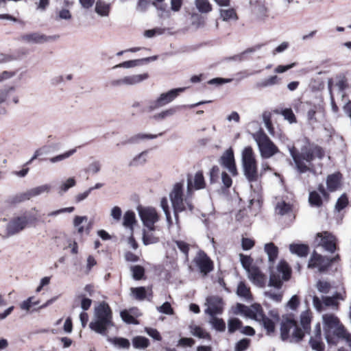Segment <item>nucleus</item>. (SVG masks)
Masks as SVG:
<instances>
[{
	"label": "nucleus",
	"mask_w": 351,
	"mask_h": 351,
	"mask_svg": "<svg viewBox=\"0 0 351 351\" xmlns=\"http://www.w3.org/2000/svg\"><path fill=\"white\" fill-rule=\"evenodd\" d=\"M114 326L112 321V312L106 302L101 303L95 308L94 319L90 322L89 328L96 333L107 337V341L115 347L128 349L130 343L123 337H109V330Z\"/></svg>",
	"instance_id": "nucleus-1"
},
{
	"label": "nucleus",
	"mask_w": 351,
	"mask_h": 351,
	"mask_svg": "<svg viewBox=\"0 0 351 351\" xmlns=\"http://www.w3.org/2000/svg\"><path fill=\"white\" fill-rule=\"evenodd\" d=\"M308 145H303L300 152L295 146H289V151L292 157L297 171L300 173H304L307 171H312L313 169L308 165H311L315 158L319 160L323 159L325 156L324 149L315 143H309L307 140Z\"/></svg>",
	"instance_id": "nucleus-2"
},
{
	"label": "nucleus",
	"mask_w": 351,
	"mask_h": 351,
	"mask_svg": "<svg viewBox=\"0 0 351 351\" xmlns=\"http://www.w3.org/2000/svg\"><path fill=\"white\" fill-rule=\"evenodd\" d=\"M293 330L290 342H299L304 337V332L298 325V322L294 319L293 314L285 315L282 316L280 323V338L285 341L291 337L290 331Z\"/></svg>",
	"instance_id": "nucleus-3"
},
{
	"label": "nucleus",
	"mask_w": 351,
	"mask_h": 351,
	"mask_svg": "<svg viewBox=\"0 0 351 351\" xmlns=\"http://www.w3.org/2000/svg\"><path fill=\"white\" fill-rule=\"evenodd\" d=\"M187 197L183 199V184L177 182L174 184L172 191L169 194V197L173 209L174 216L176 223H178V213L185 211L187 209L191 212L193 210V205L189 197Z\"/></svg>",
	"instance_id": "nucleus-4"
},
{
	"label": "nucleus",
	"mask_w": 351,
	"mask_h": 351,
	"mask_svg": "<svg viewBox=\"0 0 351 351\" xmlns=\"http://www.w3.org/2000/svg\"><path fill=\"white\" fill-rule=\"evenodd\" d=\"M241 162L243 174L247 180L251 183L256 182L258 179L257 163L254 152L250 146L243 149Z\"/></svg>",
	"instance_id": "nucleus-5"
},
{
	"label": "nucleus",
	"mask_w": 351,
	"mask_h": 351,
	"mask_svg": "<svg viewBox=\"0 0 351 351\" xmlns=\"http://www.w3.org/2000/svg\"><path fill=\"white\" fill-rule=\"evenodd\" d=\"M253 137L258 145L261 155L263 158H269L278 152V148L263 130L261 129L254 133Z\"/></svg>",
	"instance_id": "nucleus-6"
},
{
	"label": "nucleus",
	"mask_w": 351,
	"mask_h": 351,
	"mask_svg": "<svg viewBox=\"0 0 351 351\" xmlns=\"http://www.w3.org/2000/svg\"><path fill=\"white\" fill-rule=\"evenodd\" d=\"M291 274V268L287 263L284 260H281L277 265V272L271 271L268 285L280 289L282 286V281L280 278V274H282V279L287 281L289 280Z\"/></svg>",
	"instance_id": "nucleus-7"
},
{
	"label": "nucleus",
	"mask_w": 351,
	"mask_h": 351,
	"mask_svg": "<svg viewBox=\"0 0 351 351\" xmlns=\"http://www.w3.org/2000/svg\"><path fill=\"white\" fill-rule=\"evenodd\" d=\"M185 88H173L166 93L160 95L157 99L151 101L149 105V111L165 106L173 101L180 93H182Z\"/></svg>",
	"instance_id": "nucleus-8"
},
{
	"label": "nucleus",
	"mask_w": 351,
	"mask_h": 351,
	"mask_svg": "<svg viewBox=\"0 0 351 351\" xmlns=\"http://www.w3.org/2000/svg\"><path fill=\"white\" fill-rule=\"evenodd\" d=\"M324 336L328 345H337V341L332 336L331 330L339 323V319L333 314H324L322 316Z\"/></svg>",
	"instance_id": "nucleus-9"
},
{
	"label": "nucleus",
	"mask_w": 351,
	"mask_h": 351,
	"mask_svg": "<svg viewBox=\"0 0 351 351\" xmlns=\"http://www.w3.org/2000/svg\"><path fill=\"white\" fill-rule=\"evenodd\" d=\"M337 238L331 232L323 231L316 234V242L326 251L334 253L337 250Z\"/></svg>",
	"instance_id": "nucleus-10"
},
{
	"label": "nucleus",
	"mask_w": 351,
	"mask_h": 351,
	"mask_svg": "<svg viewBox=\"0 0 351 351\" xmlns=\"http://www.w3.org/2000/svg\"><path fill=\"white\" fill-rule=\"evenodd\" d=\"M36 218L33 216L18 217L8 223L6 230L9 236L14 235L23 230L29 222L35 221Z\"/></svg>",
	"instance_id": "nucleus-11"
},
{
	"label": "nucleus",
	"mask_w": 351,
	"mask_h": 351,
	"mask_svg": "<svg viewBox=\"0 0 351 351\" xmlns=\"http://www.w3.org/2000/svg\"><path fill=\"white\" fill-rule=\"evenodd\" d=\"M330 257L322 256L314 251L308 261V268L317 267L320 273L326 272L331 267Z\"/></svg>",
	"instance_id": "nucleus-12"
},
{
	"label": "nucleus",
	"mask_w": 351,
	"mask_h": 351,
	"mask_svg": "<svg viewBox=\"0 0 351 351\" xmlns=\"http://www.w3.org/2000/svg\"><path fill=\"white\" fill-rule=\"evenodd\" d=\"M193 262L199 272L206 276L213 269V263L210 257L202 250L198 251Z\"/></svg>",
	"instance_id": "nucleus-13"
},
{
	"label": "nucleus",
	"mask_w": 351,
	"mask_h": 351,
	"mask_svg": "<svg viewBox=\"0 0 351 351\" xmlns=\"http://www.w3.org/2000/svg\"><path fill=\"white\" fill-rule=\"evenodd\" d=\"M139 216L145 226L151 231L154 230V223L158 221V216L154 208H146L140 210Z\"/></svg>",
	"instance_id": "nucleus-14"
},
{
	"label": "nucleus",
	"mask_w": 351,
	"mask_h": 351,
	"mask_svg": "<svg viewBox=\"0 0 351 351\" xmlns=\"http://www.w3.org/2000/svg\"><path fill=\"white\" fill-rule=\"evenodd\" d=\"M219 163L223 167L228 169L232 176L237 175V169L235 164L234 152L232 148L228 149L223 153L219 159Z\"/></svg>",
	"instance_id": "nucleus-15"
},
{
	"label": "nucleus",
	"mask_w": 351,
	"mask_h": 351,
	"mask_svg": "<svg viewBox=\"0 0 351 351\" xmlns=\"http://www.w3.org/2000/svg\"><path fill=\"white\" fill-rule=\"evenodd\" d=\"M208 308L205 310V313L213 317L220 315L223 312V300L219 296H209L206 298Z\"/></svg>",
	"instance_id": "nucleus-16"
},
{
	"label": "nucleus",
	"mask_w": 351,
	"mask_h": 351,
	"mask_svg": "<svg viewBox=\"0 0 351 351\" xmlns=\"http://www.w3.org/2000/svg\"><path fill=\"white\" fill-rule=\"evenodd\" d=\"M148 77V73L128 75L121 79L114 80L111 81L110 84L112 86H121L122 85L132 86L138 84L147 80Z\"/></svg>",
	"instance_id": "nucleus-17"
},
{
	"label": "nucleus",
	"mask_w": 351,
	"mask_h": 351,
	"mask_svg": "<svg viewBox=\"0 0 351 351\" xmlns=\"http://www.w3.org/2000/svg\"><path fill=\"white\" fill-rule=\"evenodd\" d=\"M262 309L261 306L258 304H254L249 307L245 304L237 303L234 313L243 314L246 317L255 320Z\"/></svg>",
	"instance_id": "nucleus-18"
},
{
	"label": "nucleus",
	"mask_w": 351,
	"mask_h": 351,
	"mask_svg": "<svg viewBox=\"0 0 351 351\" xmlns=\"http://www.w3.org/2000/svg\"><path fill=\"white\" fill-rule=\"evenodd\" d=\"M209 102H210V101H199V102H197V103H195L193 104H191L189 106L183 105V106H173L167 110H163L159 113L154 114L153 116V119H154L155 120H163L168 117H171V116H173V114H175L176 113V112L180 108H186V107H189L190 108H193L199 106L202 104L209 103Z\"/></svg>",
	"instance_id": "nucleus-19"
},
{
	"label": "nucleus",
	"mask_w": 351,
	"mask_h": 351,
	"mask_svg": "<svg viewBox=\"0 0 351 351\" xmlns=\"http://www.w3.org/2000/svg\"><path fill=\"white\" fill-rule=\"evenodd\" d=\"M250 281L259 287H264L266 285L267 278L256 266H252L247 273Z\"/></svg>",
	"instance_id": "nucleus-20"
},
{
	"label": "nucleus",
	"mask_w": 351,
	"mask_h": 351,
	"mask_svg": "<svg viewBox=\"0 0 351 351\" xmlns=\"http://www.w3.org/2000/svg\"><path fill=\"white\" fill-rule=\"evenodd\" d=\"M205 187V181L202 171H197L195 176L193 184L190 176L187 179V194L191 195L193 189L199 190Z\"/></svg>",
	"instance_id": "nucleus-21"
},
{
	"label": "nucleus",
	"mask_w": 351,
	"mask_h": 351,
	"mask_svg": "<svg viewBox=\"0 0 351 351\" xmlns=\"http://www.w3.org/2000/svg\"><path fill=\"white\" fill-rule=\"evenodd\" d=\"M50 36L38 32L23 34L21 36V40L29 44H41L49 40Z\"/></svg>",
	"instance_id": "nucleus-22"
},
{
	"label": "nucleus",
	"mask_w": 351,
	"mask_h": 351,
	"mask_svg": "<svg viewBox=\"0 0 351 351\" xmlns=\"http://www.w3.org/2000/svg\"><path fill=\"white\" fill-rule=\"evenodd\" d=\"M255 320L259 322L266 330L267 335L270 336L274 333L276 328L275 324L270 318L265 315L263 309L258 314V316Z\"/></svg>",
	"instance_id": "nucleus-23"
},
{
	"label": "nucleus",
	"mask_w": 351,
	"mask_h": 351,
	"mask_svg": "<svg viewBox=\"0 0 351 351\" xmlns=\"http://www.w3.org/2000/svg\"><path fill=\"white\" fill-rule=\"evenodd\" d=\"M162 135V133H160L158 134H143L138 133L135 135L130 136L125 141H123L121 144L122 145H132V144H138L141 141L146 140V139H154L157 138L158 136Z\"/></svg>",
	"instance_id": "nucleus-24"
},
{
	"label": "nucleus",
	"mask_w": 351,
	"mask_h": 351,
	"mask_svg": "<svg viewBox=\"0 0 351 351\" xmlns=\"http://www.w3.org/2000/svg\"><path fill=\"white\" fill-rule=\"evenodd\" d=\"M265 44H258L252 47H249L243 52L234 55L232 56L227 57L225 58L227 61H237V62H243L247 60V55L249 53H254L258 50H259Z\"/></svg>",
	"instance_id": "nucleus-25"
},
{
	"label": "nucleus",
	"mask_w": 351,
	"mask_h": 351,
	"mask_svg": "<svg viewBox=\"0 0 351 351\" xmlns=\"http://www.w3.org/2000/svg\"><path fill=\"white\" fill-rule=\"evenodd\" d=\"M341 178V175L340 173L328 175L326 178V186L328 190L330 192L335 191L340 184Z\"/></svg>",
	"instance_id": "nucleus-26"
},
{
	"label": "nucleus",
	"mask_w": 351,
	"mask_h": 351,
	"mask_svg": "<svg viewBox=\"0 0 351 351\" xmlns=\"http://www.w3.org/2000/svg\"><path fill=\"white\" fill-rule=\"evenodd\" d=\"M289 250L292 254H296L300 257H306L309 252V247L306 244L292 243L289 245Z\"/></svg>",
	"instance_id": "nucleus-27"
},
{
	"label": "nucleus",
	"mask_w": 351,
	"mask_h": 351,
	"mask_svg": "<svg viewBox=\"0 0 351 351\" xmlns=\"http://www.w3.org/2000/svg\"><path fill=\"white\" fill-rule=\"evenodd\" d=\"M111 5L103 0H97L95 3V11L101 16H108L110 14Z\"/></svg>",
	"instance_id": "nucleus-28"
},
{
	"label": "nucleus",
	"mask_w": 351,
	"mask_h": 351,
	"mask_svg": "<svg viewBox=\"0 0 351 351\" xmlns=\"http://www.w3.org/2000/svg\"><path fill=\"white\" fill-rule=\"evenodd\" d=\"M264 250L268 256L269 263H274L278 256V247L272 242L266 243Z\"/></svg>",
	"instance_id": "nucleus-29"
},
{
	"label": "nucleus",
	"mask_w": 351,
	"mask_h": 351,
	"mask_svg": "<svg viewBox=\"0 0 351 351\" xmlns=\"http://www.w3.org/2000/svg\"><path fill=\"white\" fill-rule=\"evenodd\" d=\"M147 154L148 151L145 150L136 155L130 161L129 167H137L144 165L147 162Z\"/></svg>",
	"instance_id": "nucleus-30"
},
{
	"label": "nucleus",
	"mask_w": 351,
	"mask_h": 351,
	"mask_svg": "<svg viewBox=\"0 0 351 351\" xmlns=\"http://www.w3.org/2000/svg\"><path fill=\"white\" fill-rule=\"evenodd\" d=\"M189 330L191 335L196 337L208 340L211 339L210 335L199 326L191 324L189 326Z\"/></svg>",
	"instance_id": "nucleus-31"
},
{
	"label": "nucleus",
	"mask_w": 351,
	"mask_h": 351,
	"mask_svg": "<svg viewBox=\"0 0 351 351\" xmlns=\"http://www.w3.org/2000/svg\"><path fill=\"white\" fill-rule=\"evenodd\" d=\"M31 198L29 190L26 192L16 194L13 196H10L7 199V203L9 204L14 205L26 200H29Z\"/></svg>",
	"instance_id": "nucleus-32"
},
{
	"label": "nucleus",
	"mask_w": 351,
	"mask_h": 351,
	"mask_svg": "<svg viewBox=\"0 0 351 351\" xmlns=\"http://www.w3.org/2000/svg\"><path fill=\"white\" fill-rule=\"evenodd\" d=\"M123 225L125 228H128L132 230L133 226L135 224V223L136 222V215H135L134 212L132 210H127L123 215Z\"/></svg>",
	"instance_id": "nucleus-33"
},
{
	"label": "nucleus",
	"mask_w": 351,
	"mask_h": 351,
	"mask_svg": "<svg viewBox=\"0 0 351 351\" xmlns=\"http://www.w3.org/2000/svg\"><path fill=\"white\" fill-rule=\"evenodd\" d=\"M275 210L278 215L283 216L292 211V205L285 201H281L276 204Z\"/></svg>",
	"instance_id": "nucleus-34"
},
{
	"label": "nucleus",
	"mask_w": 351,
	"mask_h": 351,
	"mask_svg": "<svg viewBox=\"0 0 351 351\" xmlns=\"http://www.w3.org/2000/svg\"><path fill=\"white\" fill-rule=\"evenodd\" d=\"M237 293L239 297L243 298L247 301L252 299L250 288L247 287L243 282L239 283Z\"/></svg>",
	"instance_id": "nucleus-35"
},
{
	"label": "nucleus",
	"mask_w": 351,
	"mask_h": 351,
	"mask_svg": "<svg viewBox=\"0 0 351 351\" xmlns=\"http://www.w3.org/2000/svg\"><path fill=\"white\" fill-rule=\"evenodd\" d=\"M76 151H77L76 148L69 149L62 154H58L53 157H51V158H48V160L51 163H53V164L61 162L65 159L69 158L71 156H73L76 152Z\"/></svg>",
	"instance_id": "nucleus-36"
},
{
	"label": "nucleus",
	"mask_w": 351,
	"mask_h": 351,
	"mask_svg": "<svg viewBox=\"0 0 351 351\" xmlns=\"http://www.w3.org/2000/svg\"><path fill=\"white\" fill-rule=\"evenodd\" d=\"M14 91V86H4L0 89V105L3 103L8 104V99Z\"/></svg>",
	"instance_id": "nucleus-37"
},
{
	"label": "nucleus",
	"mask_w": 351,
	"mask_h": 351,
	"mask_svg": "<svg viewBox=\"0 0 351 351\" xmlns=\"http://www.w3.org/2000/svg\"><path fill=\"white\" fill-rule=\"evenodd\" d=\"M331 333L332 336L336 339L337 342L339 341V339H345L346 340V337L350 336V335L346 334V330L341 323L332 329Z\"/></svg>",
	"instance_id": "nucleus-38"
},
{
	"label": "nucleus",
	"mask_w": 351,
	"mask_h": 351,
	"mask_svg": "<svg viewBox=\"0 0 351 351\" xmlns=\"http://www.w3.org/2000/svg\"><path fill=\"white\" fill-rule=\"evenodd\" d=\"M132 345L136 349H145L149 345V340L143 336H136L132 339Z\"/></svg>",
	"instance_id": "nucleus-39"
},
{
	"label": "nucleus",
	"mask_w": 351,
	"mask_h": 351,
	"mask_svg": "<svg viewBox=\"0 0 351 351\" xmlns=\"http://www.w3.org/2000/svg\"><path fill=\"white\" fill-rule=\"evenodd\" d=\"M280 79L277 75L270 76L256 84V87L258 88H265L278 84Z\"/></svg>",
	"instance_id": "nucleus-40"
},
{
	"label": "nucleus",
	"mask_w": 351,
	"mask_h": 351,
	"mask_svg": "<svg viewBox=\"0 0 351 351\" xmlns=\"http://www.w3.org/2000/svg\"><path fill=\"white\" fill-rule=\"evenodd\" d=\"M308 202L311 206L317 208L321 207L323 204L322 197L316 191L309 193Z\"/></svg>",
	"instance_id": "nucleus-41"
},
{
	"label": "nucleus",
	"mask_w": 351,
	"mask_h": 351,
	"mask_svg": "<svg viewBox=\"0 0 351 351\" xmlns=\"http://www.w3.org/2000/svg\"><path fill=\"white\" fill-rule=\"evenodd\" d=\"M210 324L213 328L219 332H223L226 330V323L223 319L217 317L215 315L211 317Z\"/></svg>",
	"instance_id": "nucleus-42"
},
{
	"label": "nucleus",
	"mask_w": 351,
	"mask_h": 351,
	"mask_svg": "<svg viewBox=\"0 0 351 351\" xmlns=\"http://www.w3.org/2000/svg\"><path fill=\"white\" fill-rule=\"evenodd\" d=\"M311 318L309 313L306 311L302 312L300 315V324L304 332L310 333V324Z\"/></svg>",
	"instance_id": "nucleus-43"
},
{
	"label": "nucleus",
	"mask_w": 351,
	"mask_h": 351,
	"mask_svg": "<svg viewBox=\"0 0 351 351\" xmlns=\"http://www.w3.org/2000/svg\"><path fill=\"white\" fill-rule=\"evenodd\" d=\"M242 322L236 317L230 318L228 321V330L230 334L234 333L236 330L241 329L242 327Z\"/></svg>",
	"instance_id": "nucleus-44"
},
{
	"label": "nucleus",
	"mask_w": 351,
	"mask_h": 351,
	"mask_svg": "<svg viewBox=\"0 0 351 351\" xmlns=\"http://www.w3.org/2000/svg\"><path fill=\"white\" fill-rule=\"evenodd\" d=\"M51 189V186L49 184H43L34 188H32L29 190L30 197H36L41 195L44 193H49Z\"/></svg>",
	"instance_id": "nucleus-45"
},
{
	"label": "nucleus",
	"mask_w": 351,
	"mask_h": 351,
	"mask_svg": "<svg viewBox=\"0 0 351 351\" xmlns=\"http://www.w3.org/2000/svg\"><path fill=\"white\" fill-rule=\"evenodd\" d=\"M160 206L165 213L168 225L169 226H171L172 225L173 222H172L171 213H170L169 207V203H168V200H167V197H164L161 199Z\"/></svg>",
	"instance_id": "nucleus-46"
},
{
	"label": "nucleus",
	"mask_w": 351,
	"mask_h": 351,
	"mask_svg": "<svg viewBox=\"0 0 351 351\" xmlns=\"http://www.w3.org/2000/svg\"><path fill=\"white\" fill-rule=\"evenodd\" d=\"M195 5L202 13H208L212 10V6L208 0H195Z\"/></svg>",
	"instance_id": "nucleus-47"
},
{
	"label": "nucleus",
	"mask_w": 351,
	"mask_h": 351,
	"mask_svg": "<svg viewBox=\"0 0 351 351\" xmlns=\"http://www.w3.org/2000/svg\"><path fill=\"white\" fill-rule=\"evenodd\" d=\"M131 291L135 299L138 300H143L147 297V290L145 287L131 288Z\"/></svg>",
	"instance_id": "nucleus-48"
},
{
	"label": "nucleus",
	"mask_w": 351,
	"mask_h": 351,
	"mask_svg": "<svg viewBox=\"0 0 351 351\" xmlns=\"http://www.w3.org/2000/svg\"><path fill=\"white\" fill-rule=\"evenodd\" d=\"M309 345L313 350L324 351L325 345L322 339L311 337L309 339Z\"/></svg>",
	"instance_id": "nucleus-49"
},
{
	"label": "nucleus",
	"mask_w": 351,
	"mask_h": 351,
	"mask_svg": "<svg viewBox=\"0 0 351 351\" xmlns=\"http://www.w3.org/2000/svg\"><path fill=\"white\" fill-rule=\"evenodd\" d=\"M131 271L132 273V277L136 280H141L145 275V269L141 265L132 266Z\"/></svg>",
	"instance_id": "nucleus-50"
},
{
	"label": "nucleus",
	"mask_w": 351,
	"mask_h": 351,
	"mask_svg": "<svg viewBox=\"0 0 351 351\" xmlns=\"http://www.w3.org/2000/svg\"><path fill=\"white\" fill-rule=\"evenodd\" d=\"M120 316L122 320L128 324H138V320L132 315L127 310H123L120 313Z\"/></svg>",
	"instance_id": "nucleus-51"
},
{
	"label": "nucleus",
	"mask_w": 351,
	"mask_h": 351,
	"mask_svg": "<svg viewBox=\"0 0 351 351\" xmlns=\"http://www.w3.org/2000/svg\"><path fill=\"white\" fill-rule=\"evenodd\" d=\"M140 65H141V63H140L139 59L132 60H128V61L123 62L120 64H118L112 67V69H116L118 68L128 69V68H132V67H135V66H140Z\"/></svg>",
	"instance_id": "nucleus-52"
},
{
	"label": "nucleus",
	"mask_w": 351,
	"mask_h": 351,
	"mask_svg": "<svg viewBox=\"0 0 351 351\" xmlns=\"http://www.w3.org/2000/svg\"><path fill=\"white\" fill-rule=\"evenodd\" d=\"M142 240L145 245L156 243L159 241L158 237H155L152 233L146 232L145 230L143 231Z\"/></svg>",
	"instance_id": "nucleus-53"
},
{
	"label": "nucleus",
	"mask_w": 351,
	"mask_h": 351,
	"mask_svg": "<svg viewBox=\"0 0 351 351\" xmlns=\"http://www.w3.org/2000/svg\"><path fill=\"white\" fill-rule=\"evenodd\" d=\"M101 165L99 160H94L89 164L88 167L85 169L87 173L97 174L101 170Z\"/></svg>",
	"instance_id": "nucleus-54"
},
{
	"label": "nucleus",
	"mask_w": 351,
	"mask_h": 351,
	"mask_svg": "<svg viewBox=\"0 0 351 351\" xmlns=\"http://www.w3.org/2000/svg\"><path fill=\"white\" fill-rule=\"evenodd\" d=\"M348 204V199L346 195L342 194L340 197L338 198L336 204H335V210L338 212H340L343 209H344Z\"/></svg>",
	"instance_id": "nucleus-55"
},
{
	"label": "nucleus",
	"mask_w": 351,
	"mask_h": 351,
	"mask_svg": "<svg viewBox=\"0 0 351 351\" xmlns=\"http://www.w3.org/2000/svg\"><path fill=\"white\" fill-rule=\"evenodd\" d=\"M76 184V181L74 178H68L60 186L59 193L62 194L66 192L70 188L73 187Z\"/></svg>",
	"instance_id": "nucleus-56"
},
{
	"label": "nucleus",
	"mask_w": 351,
	"mask_h": 351,
	"mask_svg": "<svg viewBox=\"0 0 351 351\" xmlns=\"http://www.w3.org/2000/svg\"><path fill=\"white\" fill-rule=\"evenodd\" d=\"M176 246L182 252L184 256L186 261L189 260V245L185 241L178 240L175 241Z\"/></svg>",
	"instance_id": "nucleus-57"
},
{
	"label": "nucleus",
	"mask_w": 351,
	"mask_h": 351,
	"mask_svg": "<svg viewBox=\"0 0 351 351\" xmlns=\"http://www.w3.org/2000/svg\"><path fill=\"white\" fill-rule=\"evenodd\" d=\"M250 339L243 338L236 343L234 351H245L250 346Z\"/></svg>",
	"instance_id": "nucleus-58"
},
{
	"label": "nucleus",
	"mask_w": 351,
	"mask_h": 351,
	"mask_svg": "<svg viewBox=\"0 0 351 351\" xmlns=\"http://www.w3.org/2000/svg\"><path fill=\"white\" fill-rule=\"evenodd\" d=\"M220 170L218 166L214 165L209 172V182L210 184H215L219 180Z\"/></svg>",
	"instance_id": "nucleus-59"
},
{
	"label": "nucleus",
	"mask_w": 351,
	"mask_h": 351,
	"mask_svg": "<svg viewBox=\"0 0 351 351\" xmlns=\"http://www.w3.org/2000/svg\"><path fill=\"white\" fill-rule=\"evenodd\" d=\"M152 5H154L157 10L162 12V13L159 15L160 17H169L170 16V11L168 9V5L166 3H156V2H152Z\"/></svg>",
	"instance_id": "nucleus-60"
},
{
	"label": "nucleus",
	"mask_w": 351,
	"mask_h": 351,
	"mask_svg": "<svg viewBox=\"0 0 351 351\" xmlns=\"http://www.w3.org/2000/svg\"><path fill=\"white\" fill-rule=\"evenodd\" d=\"M220 14L223 21L237 19V14L234 9L221 10Z\"/></svg>",
	"instance_id": "nucleus-61"
},
{
	"label": "nucleus",
	"mask_w": 351,
	"mask_h": 351,
	"mask_svg": "<svg viewBox=\"0 0 351 351\" xmlns=\"http://www.w3.org/2000/svg\"><path fill=\"white\" fill-rule=\"evenodd\" d=\"M88 217L86 216H75L73 220V225L75 227L77 228V232L80 234H82L84 231V226H81V223L84 221H86Z\"/></svg>",
	"instance_id": "nucleus-62"
},
{
	"label": "nucleus",
	"mask_w": 351,
	"mask_h": 351,
	"mask_svg": "<svg viewBox=\"0 0 351 351\" xmlns=\"http://www.w3.org/2000/svg\"><path fill=\"white\" fill-rule=\"evenodd\" d=\"M323 303L326 306H330L333 309L338 310L339 303L336 301L332 296H323Z\"/></svg>",
	"instance_id": "nucleus-63"
},
{
	"label": "nucleus",
	"mask_w": 351,
	"mask_h": 351,
	"mask_svg": "<svg viewBox=\"0 0 351 351\" xmlns=\"http://www.w3.org/2000/svg\"><path fill=\"white\" fill-rule=\"evenodd\" d=\"M281 114L291 123L296 122L295 116L291 108H285L282 110Z\"/></svg>",
	"instance_id": "nucleus-64"
}]
</instances>
